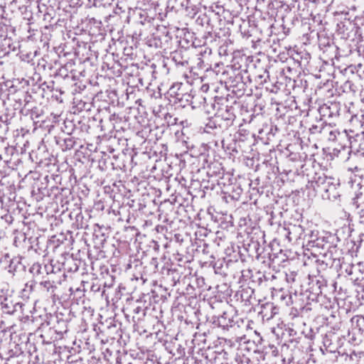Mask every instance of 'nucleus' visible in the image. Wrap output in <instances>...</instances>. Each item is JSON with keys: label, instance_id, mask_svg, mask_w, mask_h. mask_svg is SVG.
<instances>
[{"label": "nucleus", "instance_id": "6ab92c4d", "mask_svg": "<svg viewBox=\"0 0 364 364\" xmlns=\"http://www.w3.org/2000/svg\"><path fill=\"white\" fill-rule=\"evenodd\" d=\"M353 87H354L353 83L351 81H349V80H347L343 84V88H344V91L345 92L354 91Z\"/></svg>", "mask_w": 364, "mask_h": 364}, {"label": "nucleus", "instance_id": "f3484780", "mask_svg": "<svg viewBox=\"0 0 364 364\" xmlns=\"http://www.w3.org/2000/svg\"><path fill=\"white\" fill-rule=\"evenodd\" d=\"M191 98L192 97H191V95H189V94L182 95L181 97H180V94H177V95H176V100L178 102H183L184 100L186 102H189L191 101Z\"/></svg>", "mask_w": 364, "mask_h": 364}, {"label": "nucleus", "instance_id": "4468645a", "mask_svg": "<svg viewBox=\"0 0 364 364\" xmlns=\"http://www.w3.org/2000/svg\"><path fill=\"white\" fill-rule=\"evenodd\" d=\"M75 141L73 137L68 136L64 139L62 149L63 151L70 150L75 146Z\"/></svg>", "mask_w": 364, "mask_h": 364}, {"label": "nucleus", "instance_id": "b1692460", "mask_svg": "<svg viewBox=\"0 0 364 364\" xmlns=\"http://www.w3.org/2000/svg\"><path fill=\"white\" fill-rule=\"evenodd\" d=\"M89 1H91V0ZM102 1L104 0H93V5L96 6L97 4H101Z\"/></svg>", "mask_w": 364, "mask_h": 364}, {"label": "nucleus", "instance_id": "5701e85b", "mask_svg": "<svg viewBox=\"0 0 364 364\" xmlns=\"http://www.w3.org/2000/svg\"><path fill=\"white\" fill-rule=\"evenodd\" d=\"M263 308L273 309V304L267 303L265 305L263 306Z\"/></svg>", "mask_w": 364, "mask_h": 364}, {"label": "nucleus", "instance_id": "a878e982", "mask_svg": "<svg viewBox=\"0 0 364 364\" xmlns=\"http://www.w3.org/2000/svg\"><path fill=\"white\" fill-rule=\"evenodd\" d=\"M264 316H266V317H267V319H269V318H272V317L273 316V313L272 312V313L270 314V315H267V314H265L264 315Z\"/></svg>", "mask_w": 364, "mask_h": 364}, {"label": "nucleus", "instance_id": "9d476101", "mask_svg": "<svg viewBox=\"0 0 364 364\" xmlns=\"http://www.w3.org/2000/svg\"><path fill=\"white\" fill-rule=\"evenodd\" d=\"M222 119L225 122V126L229 127L232 124L235 115L233 113V109L232 107H226L225 111H221L220 115Z\"/></svg>", "mask_w": 364, "mask_h": 364}, {"label": "nucleus", "instance_id": "c756f323", "mask_svg": "<svg viewBox=\"0 0 364 364\" xmlns=\"http://www.w3.org/2000/svg\"><path fill=\"white\" fill-rule=\"evenodd\" d=\"M77 267L75 266L74 271H77Z\"/></svg>", "mask_w": 364, "mask_h": 364}, {"label": "nucleus", "instance_id": "c85d7f7f", "mask_svg": "<svg viewBox=\"0 0 364 364\" xmlns=\"http://www.w3.org/2000/svg\"><path fill=\"white\" fill-rule=\"evenodd\" d=\"M69 291L71 292V294H73V289L72 287L70 288Z\"/></svg>", "mask_w": 364, "mask_h": 364}, {"label": "nucleus", "instance_id": "2eb2a0df", "mask_svg": "<svg viewBox=\"0 0 364 364\" xmlns=\"http://www.w3.org/2000/svg\"><path fill=\"white\" fill-rule=\"evenodd\" d=\"M312 289V300L316 299L317 297L321 294V286L318 285V282H316V287L313 285Z\"/></svg>", "mask_w": 364, "mask_h": 364}, {"label": "nucleus", "instance_id": "393cba45", "mask_svg": "<svg viewBox=\"0 0 364 364\" xmlns=\"http://www.w3.org/2000/svg\"><path fill=\"white\" fill-rule=\"evenodd\" d=\"M91 289L94 291H98L100 290V287H96L95 285H92Z\"/></svg>", "mask_w": 364, "mask_h": 364}, {"label": "nucleus", "instance_id": "dca6fc26", "mask_svg": "<svg viewBox=\"0 0 364 364\" xmlns=\"http://www.w3.org/2000/svg\"><path fill=\"white\" fill-rule=\"evenodd\" d=\"M59 325H62V328H58V326H55V331L58 333L63 334V333H66L68 331L67 324L65 321H62L61 322H58Z\"/></svg>", "mask_w": 364, "mask_h": 364}, {"label": "nucleus", "instance_id": "39448f33", "mask_svg": "<svg viewBox=\"0 0 364 364\" xmlns=\"http://www.w3.org/2000/svg\"><path fill=\"white\" fill-rule=\"evenodd\" d=\"M329 178L323 173H315L312 178L309 181L306 186L318 192L321 188H325V184L328 183L326 181Z\"/></svg>", "mask_w": 364, "mask_h": 364}, {"label": "nucleus", "instance_id": "aec40b11", "mask_svg": "<svg viewBox=\"0 0 364 364\" xmlns=\"http://www.w3.org/2000/svg\"><path fill=\"white\" fill-rule=\"evenodd\" d=\"M269 348L271 350V355L273 357H277L279 355V350L277 348L275 347L274 346H270Z\"/></svg>", "mask_w": 364, "mask_h": 364}, {"label": "nucleus", "instance_id": "0eeeda50", "mask_svg": "<svg viewBox=\"0 0 364 364\" xmlns=\"http://www.w3.org/2000/svg\"><path fill=\"white\" fill-rule=\"evenodd\" d=\"M233 322V320L227 312H224L223 315L213 320V323L223 329H228L229 327H232Z\"/></svg>", "mask_w": 364, "mask_h": 364}, {"label": "nucleus", "instance_id": "7c9ffc66", "mask_svg": "<svg viewBox=\"0 0 364 364\" xmlns=\"http://www.w3.org/2000/svg\"><path fill=\"white\" fill-rule=\"evenodd\" d=\"M129 364H132V363H129Z\"/></svg>", "mask_w": 364, "mask_h": 364}, {"label": "nucleus", "instance_id": "ddd939ff", "mask_svg": "<svg viewBox=\"0 0 364 364\" xmlns=\"http://www.w3.org/2000/svg\"><path fill=\"white\" fill-rule=\"evenodd\" d=\"M351 321L353 323H355V328H358L364 336V317L357 316L353 317Z\"/></svg>", "mask_w": 364, "mask_h": 364}, {"label": "nucleus", "instance_id": "9b49d317", "mask_svg": "<svg viewBox=\"0 0 364 364\" xmlns=\"http://www.w3.org/2000/svg\"><path fill=\"white\" fill-rule=\"evenodd\" d=\"M45 270L46 272V274H49V271L50 272H53V267H48L47 265H45L43 267L39 263H35L32 265V267L30 269V272L34 275V276H38L41 274H43V270Z\"/></svg>", "mask_w": 364, "mask_h": 364}, {"label": "nucleus", "instance_id": "f8f14e48", "mask_svg": "<svg viewBox=\"0 0 364 364\" xmlns=\"http://www.w3.org/2000/svg\"><path fill=\"white\" fill-rule=\"evenodd\" d=\"M23 267V265L19 262L18 259H12L10 261V264L8 267V271L11 273H14L16 272L18 269H21Z\"/></svg>", "mask_w": 364, "mask_h": 364}, {"label": "nucleus", "instance_id": "20e7f679", "mask_svg": "<svg viewBox=\"0 0 364 364\" xmlns=\"http://www.w3.org/2000/svg\"><path fill=\"white\" fill-rule=\"evenodd\" d=\"M39 289L47 297L50 298L53 302L58 298L56 294L58 286L55 281H51L49 279L43 280L39 282Z\"/></svg>", "mask_w": 364, "mask_h": 364}, {"label": "nucleus", "instance_id": "4be33fe9", "mask_svg": "<svg viewBox=\"0 0 364 364\" xmlns=\"http://www.w3.org/2000/svg\"><path fill=\"white\" fill-rule=\"evenodd\" d=\"M188 3H189V0H182L181 5L183 6H186V8H188Z\"/></svg>", "mask_w": 364, "mask_h": 364}, {"label": "nucleus", "instance_id": "cd10ccee", "mask_svg": "<svg viewBox=\"0 0 364 364\" xmlns=\"http://www.w3.org/2000/svg\"><path fill=\"white\" fill-rule=\"evenodd\" d=\"M316 243V245H313V246L314 245H318V240H317V242H314V244Z\"/></svg>", "mask_w": 364, "mask_h": 364}, {"label": "nucleus", "instance_id": "6e6552de", "mask_svg": "<svg viewBox=\"0 0 364 364\" xmlns=\"http://www.w3.org/2000/svg\"><path fill=\"white\" fill-rule=\"evenodd\" d=\"M353 205L355 207L356 214L359 220L364 217V192H361L353 199Z\"/></svg>", "mask_w": 364, "mask_h": 364}, {"label": "nucleus", "instance_id": "bb28decb", "mask_svg": "<svg viewBox=\"0 0 364 364\" xmlns=\"http://www.w3.org/2000/svg\"><path fill=\"white\" fill-rule=\"evenodd\" d=\"M360 223L363 224L364 225V217L361 219H360Z\"/></svg>", "mask_w": 364, "mask_h": 364}, {"label": "nucleus", "instance_id": "7ed1b4c3", "mask_svg": "<svg viewBox=\"0 0 364 364\" xmlns=\"http://www.w3.org/2000/svg\"><path fill=\"white\" fill-rule=\"evenodd\" d=\"M326 182L328 183L325 184V188H321L318 192H324V194L322 195L323 198L331 200H336L340 196L337 191V186H338L337 180L330 177Z\"/></svg>", "mask_w": 364, "mask_h": 364}, {"label": "nucleus", "instance_id": "1a4fd4ad", "mask_svg": "<svg viewBox=\"0 0 364 364\" xmlns=\"http://www.w3.org/2000/svg\"><path fill=\"white\" fill-rule=\"evenodd\" d=\"M359 267L357 265H348L345 269L346 273L349 276L350 279L356 282L358 281L362 280L364 279L363 276L358 275V273L360 272Z\"/></svg>", "mask_w": 364, "mask_h": 364}, {"label": "nucleus", "instance_id": "423d86ee", "mask_svg": "<svg viewBox=\"0 0 364 364\" xmlns=\"http://www.w3.org/2000/svg\"><path fill=\"white\" fill-rule=\"evenodd\" d=\"M287 230V237L289 239V241L301 239L304 233V229L303 227L296 225H289Z\"/></svg>", "mask_w": 364, "mask_h": 364}, {"label": "nucleus", "instance_id": "412c9836", "mask_svg": "<svg viewBox=\"0 0 364 364\" xmlns=\"http://www.w3.org/2000/svg\"><path fill=\"white\" fill-rule=\"evenodd\" d=\"M113 284H114V279L112 277L110 278V281L105 282L104 285H105V287L111 288L113 286Z\"/></svg>", "mask_w": 364, "mask_h": 364}, {"label": "nucleus", "instance_id": "f03ea898", "mask_svg": "<svg viewBox=\"0 0 364 364\" xmlns=\"http://www.w3.org/2000/svg\"><path fill=\"white\" fill-rule=\"evenodd\" d=\"M0 306L4 314H13L21 309L22 304L14 302L11 296L0 295Z\"/></svg>", "mask_w": 364, "mask_h": 364}, {"label": "nucleus", "instance_id": "f257e3e1", "mask_svg": "<svg viewBox=\"0 0 364 364\" xmlns=\"http://www.w3.org/2000/svg\"><path fill=\"white\" fill-rule=\"evenodd\" d=\"M320 134L324 139H326L328 141H334L338 140L339 141V148L333 149V151L337 152L338 155H341L342 152H344L345 151H347L348 154H350V141L346 131L340 132L338 130L333 129L331 125L324 124L323 128L320 129Z\"/></svg>", "mask_w": 364, "mask_h": 364}, {"label": "nucleus", "instance_id": "a211bd4d", "mask_svg": "<svg viewBox=\"0 0 364 364\" xmlns=\"http://www.w3.org/2000/svg\"><path fill=\"white\" fill-rule=\"evenodd\" d=\"M323 126H324V124H321L320 126L319 125H312L309 128V132L312 134H320V129L323 128Z\"/></svg>", "mask_w": 364, "mask_h": 364}]
</instances>
